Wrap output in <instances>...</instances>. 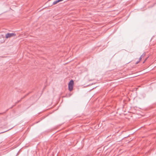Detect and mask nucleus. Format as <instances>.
Masks as SVG:
<instances>
[{
	"label": "nucleus",
	"mask_w": 156,
	"mask_h": 156,
	"mask_svg": "<svg viewBox=\"0 0 156 156\" xmlns=\"http://www.w3.org/2000/svg\"><path fill=\"white\" fill-rule=\"evenodd\" d=\"M73 81L72 80H70L69 83L68 88L70 91H71L73 90Z\"/></svg>",
	"instance_id": "nucleus-1"
},
{
	"label": "nucleus",
	"mask_w": 156,
	"mask_h": 156,
	"mask_svg": "<svg viewBox=\"0 0 156 156\" xmlns=\"http://www.w3.org/2000/svg\"><path fill=\"white\" fill-rule=\"evenodd\" d=\"M16 36V34L15 33H8L5 35V37L6 38H8L13 37H15Z\"/></svg>",
	"instance_id": "nucleus-2"
},
{
	"label": "nucleus",
	"mask_w": 156,
	"mask_h": 156,
	"mask_svg": "<svg viewBox=\"0 0 156 156\" xmlns=\"http://www.w3.org/2000/svg\"><path fill=\"white\" fill-rule=\"evenodd\" d=\"M145 55V52H144L142 55L141 56L142 57H144Z\"/></svg>",
	"instance_id": "nucleus-3"
},
{
	"label": "nucleus",
	"mask_w": 156,
	"mask_h": 156,
	"mask_svg": "<svg viewBox=\"0 0 156 156\" xmlns=\"http://www.w3.org/2000/svg\"><path fill=\"white\" fill-rule=\"evenodd\" d=\"M148 58V57H147V58H146L144 60V62H143V63H144L147 60V59Z\"/></svg>",
	"instance_id": "nucleus-4"
},
{
	"label": "nucleus",
	"mask_w": 156,
	"mask_h": 156,
	"mask_svg": "<svg viewBox=\"0 0 156 156\" xmlns=\"http://www.w3.org/2000/svg\"><path fill=\"white\" fill-rule=\"evenodd\" d=\"M142 57L141 56L140 57V58L139 59V61H140L141 60V59H142Z\"/></svg>",
	"instance_id": "nucleus-5"
},
{
	"label": "nucleus",
	"mask_w": 156,
	"mask_h": 156,
	"mask_svg": "<svg viewBox=\"0 0 156 156\" xmlns=\"http://www.w3.org/2000/svg\"><path fill=\"white\" fill-rule=\"evenodd\" d=\"M139 62H140V61H138L136 62V64H138V63H139Z\"/></svg>",
	"instance_id": "nucleus-6"
},
{
	"label": "nucleus",
	"mask_w": 156,
	"mask_h": 156,
	"mask_svg": "<svg viewBox=\"0 0 156 156\" xmlns=\"http://www.w3.org/2000/svg\"><path fill=\"white\" fill-rule=\"evenodd\" d=\"M4 42V41L3 42Z\"/></svg>",
	"instance_id": "nucleus-7"
}]
</instances>
